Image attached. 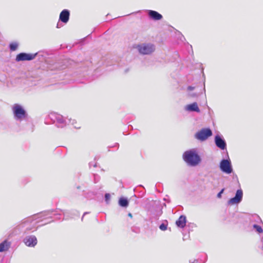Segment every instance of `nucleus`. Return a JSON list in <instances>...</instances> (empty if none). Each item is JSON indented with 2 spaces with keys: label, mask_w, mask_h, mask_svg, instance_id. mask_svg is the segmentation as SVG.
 <instances>
[{
  "label": "nucleus",
  "mask_w": 263,
  "mask_h": 263,
  "mask_svg": "<svg viewBox=\"0 0 263 263\" xmlns=\"http://www.w3.org/2000/svg\"><path fill=\"white\" fill-rule=\"evenodd\" d=\"M54 211H47L23 219L17 226V228L23 233L33 232L37 229L36 224L45 219L52 218L51 213Z\"/></svg>",
  "instance_id": "nucleus-1"
},
{
  "label": "nucleus",
  "mask_w": 263,
  "mask_h": 263,
  "mask_svg": "<svg viewBox=\"0 0 263 263\" xmlns=\"http://www.w3.org/2000/svg\"><path fill=\"white\" fill-rule=\"evenodd\" d=\"M50 118L54 122H57L59 127H63L66 124H70L74 126L76 128H80V126L77 124V121L74 119L71 118H66L58 114L53 112L49 115Z\"/></svg>",
  "instance_id": "nucleus-2"
},
{
  "label": "nucleus",
  "mask_w": 263,
  "mask_h": 263,
  "mask_svg": "<svg viewBox=\"0 0 263 263\" xmlns=\"http://www.w3.org/2000/svg\"><path fill=\"white\" fill-rule=\"evenodd\" d=\"M183 160L190 166H197L201 162V158L197 150L193 148L185 151L182 156Z\"/></svg>",
  "instance_id": "nucleus-3"
},
{
  "label": "nucleus",
  "mask_w": 263,
  "mask_h": 263,
  "mask_svg": "<svg viewBox=\"0 0 263 263\" xmlns=\"http://www.w3.org/2000/svg\"><path fill=\"white\" fill-rule=\"evenodd\" d=\"M12 110L13 114L14 119L16 121H22L25 119L27 116V114L25 109L22 105L18 104H14L12 107Z\"/></svg>",
  "instance_id": "nucleus-4"
},
{
  "label": "nucleus",
  "mask_w": 263,
  "mask_h": 263,
  "mask_svg": "<svg viewBox=\"0 0 263 263\" xmlns=\"http://www.w3.org/2000/svg\"><path fill=\"white\" fill-rule=\"evenodd\" d=\"M137 48L142 54H150L155 51V46L151 43H142L138 45Z\"/></svg>",
  "instance_id": "nucleus-5"
},
{
  "label": "nucleus",
  "mask_w": 263,
  "mask_h": 263,
  "mask_svg": "<svg viewBox=\"0 0 263 263\" xmlns=\"http://www.w3.org/2000/svg\"><path fill=\"white\" fill-rule=\"evenodd\" d=\"M212 135V132L210 128H203L197 132L195 137L197 139L203 141L206 140Z\"/></svg>",
  "instance_id": "nucleus-6"
},
{
  "label": "nucleus",
  "mask_w": 263,
  "mask_h": 263,
  "mask_svg": "<svg viewBox=\"0 0 263 263\" xmlns=\"http://www.w3.org/2000/svg\"><path fill=\"white\" fill-rule=\"evenodd\" d=\"M243 192L241 189H239L236 191L235 196L231 198L228 201L229 205H233L239 204L242 199Z\"/></svg>",
  "instance_id": "nucleus-7"
},
{
  "label": "nucleus",
  "mask_w": 263,
  "mask_h": 263,
  "mask_svg": "<svg viewBox=\"0 0 263 263\" xmlns=\"http://www.w3.org/2000/svg\"><path fill=\"white\" fill-rule=\"evenodd\" d=\"M219 166L221 171L226 174H231L233 171L231 161L229 160H222L220 163Z\"/></svg>",
  "instance_id": "nucleus-8"
},
{
  "label": "nucleus",
  "mask_w": 263,
  "mask_h": 263,
  "mask_svg": "<svg viewBox=\"0 0 263 263\" xmlns=\"http://www.w3.org/2000/svg\"><path fill=\"white\" fill-rule=\"evenodd\" d=\"M37 55V53L34 54L20 53L16 55V61L17 62L24 61H30L34 59Z\"/></svg>",
  "instance_id": "nucleus-9"
},
{
  "label": "nucleus",
  "mask_w": 263,
  "mask_h": 263,
  "mask_svg": "<svg viewBox=\"0 0 263 263\" xmlns=\"http://www.w3.org/2000/svg\"><path fill=\"white\" fill-rule=\"evenodd\" d=\"M23 242L28 247H34L37 244V240L34 235H29L24 238Z\"/></svg>",
  "instance_id": "nucleus-10"
},
{
  "label": "nucleus",
  "mask_w": 263,
  "mask_h": 263,
  "mask_svg": "<svg viewBox=\"0 0 263 263\" xmlns=\"http://www.w3.org/2000/svg\"><path fill=\"white\" fill-rule=\"evenodd\" d=\"M215 142L216 145L221 149H224L226 148V142L225 140L220 136L216 135L215 137Z\"/></svg>",
  "instance_id": "nucleus-11"
},
{
  "label": "nucleus",
  "mask_w": 263,
  "mask_h": 263,
  "mask_svg": "<svg viewBox=\"0 0 263 263\" xmlns=\"http://www.w3.org/2000/svg\"><path fill=\"white\" fill-rule=\"evenodd\" d=\"M70 12L67 9H64L60 14L59 21L66 24L69 19Z\"/></svg>",
  "instance_id": "nucleus-12"
},
{
  "label": "nucleus",
  "mask_w": 263,
  "mask_h": 263,
  "mask_svg": "<svg viewBox=\"0 0 263 263\" xmlns=\"http://www.w3.org/2000/svg\"><path fill=\"white\" fill-rule=\"evenodd\" d=\"M184 109L189 112H200V110L198 107V104L196 102H194L192 104L186 105L184 107Z\"/></svg>",
  "instance_id": "nucleus-13"
},
{
  "label": "nucleus",
  "mask_w": 263,
  "mask_h": 263,
  "mask_svg": "<svg viewBox=\"0 0 263 263\" xmlns=\"http://www.w3.org/2000/svg\"><path fill=\"white\" fill-rule=\"evenodd\" d=\"M148 14L151 18L154 20H160L162 18L161 14L154 10H148Z\"/></svg>",
  "instance_id": "nucleus-14"
},
{
  "label": "nucleus",
  "mask_w": 263,
  "mask_h": 263,
  "mask_svg": "<svg viewBox=\"0 0 263 263\" xmlns=\"http://www.w3.org/2000/svg\"><path fill=\"white\" fill-rule=\"evenodd\" d=\"M186 222V217L184 215H181L176 221V224L178 227L183 228L185 226Z\"/></svg>",
  "instance_id": "nucleus-15"
},
{
  "label": "nucleus",
  "mask_w": 263,
  "mask_h": 263,
  "mask_svg": "<svg viewBox=\"0 0 263 263\" xmlns=\"http://www.w3.org/2000/svg\"><path fill=\"white\" fill-rule=\"evenodd\" d=\"M119 204L121 206L127 207L128 205V201L124 198H121L119 200Z\"/></svg>",
  "instance_id": "nucleus-16"
},
{
  "label": "nucleus",
  "mask_w": 263,
  "mask_h": 263,
  "mask_svg": "<svg viewBox=\"0 0 263 263\" xmlns=\"http://www.w3.org/2000/svg\"><path fill=\"white\" fill-rule=\"evenodd\" d=\"M8 249V244L6 241L0 243V252L6 250Z\"/></svg>",
  "instance_id": "nucleus-17"
},
{
  "label": "nucleus",
  "mask_w": 263,
  "mask_h": 263,
  "mask_svg": "<svg viewBox=\"0 0 263 263\" xmlns=\"http://www.w3.org/2000/svg\"><path fill=\"white\" fill-rule=\"evenodd\" d=\"M253 228L258 233H261L263 232V230H262V228L260 226H259L256 224H253Z\"/></svg>",
  "instance_id": "nucleus-18"
},
{
  "label": "nucleus",
  "mask_w": 263,
  "mask_h": 263,
  "mask_svg": "<svg viewBox=\"0 0 263 263\" xmlns=\"http://www.w3.org/2000/svg\"><path fill=\"white\" fill-rule=\"evenodd\" d=\"M251 221H255L257 223L261 222L260 218L257 215H252L251 218Z\"/></svg>",
  "instance_id": "nucleus-19"
},
{
  "label": "nucleus",
  "mask_w": 263,
  "mask_h": 263,
  "mask_svg": "<svg viewBox=\"0 0 263 263\" xmlns=\"http://www.w3.org/2000/svg\"><path fill=\"white\" fill-rule=\"evenodd\" d=\"M9 47L11 51H15L18 47V44L16 43H12L10 44Z\"/></svg>",
  "instance_id": "nucleus-20"
},
{
  "label": "nucleus",
  "mask_w": 263,
  "mask_h": 263,
  "mask_svg": "<svg viewBox=\"0 0 263 263\" xmlns=\"http://www.w3.org/2000/svg\"><path fill=\"white\" fill-rule=\"evenodd\" d=\"M199 95H200V92H189V95L191 97H198Z\"/></svg>",
  "instance_id": "nucleus-21"
},
{
  "label": "nucleus",
  "mask_w": 263,
  "mask_h": 263,
  "mask_svg": "<svg viewBox=\"0 0 263 263\" xmlns=\"http://www.w3.org/2000/svg\"><path fill=\"white\" fill-rule=\"evenodd\" d=\"M159 228L162 231H165L167 229V225L163 223L160 224V226H159Z\"/></svg>",
  "instance_id": "nucleus-22"
},
{
  "label": "nucleus",
  "mask_w": 263,
  "mask_h": 263,
  "mask_svg": "<svg viewBox=\"0 0 263 263\" xmlns=\"http://www.w3.org/2000/svg\"><path fill=\"white\" fill-rule=\"evenodd\" d=\"M110 195L108 193H106L105 194V201L107 202V203H108L110 200Z\"/></svg>",
  "instance_id": "nucleus-23"
},
{
  "label": "nucleus",
  "mask_w": 263,
  "mask_h": 263,
  "mask_svg": "<svg viewBox=\"0 0 263 263\" xmlns=\"http://www.w3.org/2000/svg\"><path fill=\"white\" fill-rule=\"evenodd\" d=\"M224 189H222L217 194V197L218 198H220L221 197V195L223 193Z\"/></svg>",
  "instance_id": "nucleus-24"
},
{
  "label": "nucleus",
  "mask_w": 263,
  "mask_h": 263,
  "mask_svg": "<svg viewBox=\"0 0 263 263\" xmlns=\"http://www.w3.org/2000/svg\"><path fill=\"white\" fill-rule=\"evenodd\" d=\"M195 89V87H193V86H190L187 87V90L189 91H191L192 90H193L194 89Z\"/></svg>",
  "instance_id": "nucleus-25"
},
{
  "label": "nucleus",
  "mask_w": 263,
  "mask_h": 263,
  "mask_svg": "<svg viewBox=\"0 0 263 263\" xmlns=\"http://www.w3.org/2000/svg\"><path fill=\"white\" fill-rule=\"evenodd\" d=\"M89 165L90 166H93V167H96L97 166V163H93V162H90L89 163Z\"/></svg>",
  "instance_id": "nucleus-26"
},
{
  "label": "nucleus",
  "mask_w": 263,
  "mask_h": 263,
  "mask_svg": "<svg viewBox=\"0 0 263 263\" xmlns=\"http://www.w3.org/2000/svg\"><path fill=\"white\" fill-rule=\"evenodd\" d=\"M61 27V25H60V23H59V22H58V24H57V28H60Z\"/></svg>",
  "instance_id": "nucleus-27"
},
{
  "label": "nucleus",
  "mask_w": 263,
  "mask_h": 263,
  "mask_svg": "<svg viewBox=\"0 0 263 263\" xmlns=\"http://www.w3.org/2000/svg\"><path fill=\"white\" fill-rule=\"evenodd\" d=\"M198 260L196 259H195L193 262L190 261V263H197Z\"/></svg>",
  "instance_id": "nucleus-28"
},
{
  "label": "nucleus",
  "mask_w": 263,
  "mask_h": 263,
  "mask_svg": "<svg viewBox=\"0 0 263 263\" xmlns=\"http://www.w3.org/2000/svg\"><path fill=\"white\" fill-rule=\"evenodd\" d=\"M87 213H88L87 212H85V213H84L83 216V217H82V220H83V217H84V216L86 214H87Z\"/></svg>",
  "instance_id": "nucleus-29"
},
{
  "label": "nucleus",
  "mask_w": 263,
  "mask_h": 263,
  "mask_svg": "<svg viewBox=\"0 0 263 263\" xmlns=\"http://www.w3.org/2000/svg\"><path fill=\"white\" fill-rule=\"evenodd\" d=\"M128 216L130 217H132V214L130 213H128Z\"/></svg>",
  "instance_id": "nucleus-30"
},
{
  "label": "nucleus",
  "mask_w": 263,
  "mask_h": 263,
  "mask_svg": "<svg viewBox=\"0 0 263 263\" xmlns=\"http://www.w3.org/2000/svg\"><path fill=\"white\" fill-rule=\"evenodd\" d=\"M51 221H49L48 222H47V223H50Z\"/></svg>",
  "instance_id": "nucleus-31"
}]
</instances>
